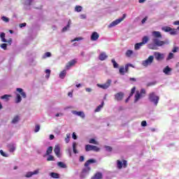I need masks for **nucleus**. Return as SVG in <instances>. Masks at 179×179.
Returning a JSON list of instances; mask_svg holds the SVG:
<instances>
[{"label":"nucleus","instance_id":"obj_1","mask_svg":"<svg viewBox=\"0 0 179 179\" xmlns=\"http://www.w3.org/2000/svg\"><path fill=\"white\" fill-rule=\"evenodd\" d=\"M152 43L148 45L150 50H157V47H163L165 44H169V42L160 41L159 38H162V33L158 31H154L152 32Z\"/></svg>","mask_w":179,"mask_h":179},{"label":"nucleus","instance_id":"obj_2","mask_svg":"<svg viewBox=\"0 0 179 179\" xmlns=\"http://www.w3.org/2000/svg\"><path fill=\"white\" fill-rule=\"evenodd\" d=\"M93 163H96V160L94 159H90L85 163V168H84L83 169L81 173L80 174V179H85V178H86V177H87V176H89V173H90V171L92 170V168H90V166H89V165L93 164Z\"/></svg>","mask_w":179,"mask_h":179},{"label":"nucleus","instance_id":"obj_3","mask_svg":"<svg viewBox=\"0 0 179 179\" xmlns=\"http://www.w3.org/2000/svg\"><path fill=\"white\" fill-rule=\"evenodd\" d=\"M148 100L155 107H157L160 97L156 94V92H152L148 95Z\"/></svg>","mask_w":179,"mask_h":179},{"label":"nucleus","instance_id":"obj_4","mask_svg":"<svg viewBox=\"0 0 179 179\" xmlns=\"http://www.w3.org/2000/svg\"><path fill=\"white\" fill-rule=\"evenodd\" d=\"M125 17H127V14H123L122 17L117 19V20H114L113 22H112L108 25V28L111 29L112 27H115V26H117V24H120V23H121V22H123V20H124V19H125Z\"/></svg>","mask_w":179,"mask_h":179},{"label":"nucleus","instance_id":"obj_5","mask_svg":"<svg viewBox=\"0 0 179 179\" xmlns=\"http://www.w3.org/2000/svg\"><path fill=\"white\" fill-rule=\"evenodd\" d=\"M155 59V57L153 55H150L148 58L142 62L143 66H149V65H152L153 61Z\"/></svg>","mask_w":179,"mask_h":179},{"label":"nucleus","instance_id":"obj_6","mask_svg":"<svg viewBox=\"0 0 179 179\" xmlns=\"http://www.w3.org/2000/svg\"><path fill=\"white\" fill-rule=\"evenodd\" d=\"M164 53H160L159 52H154V57L155 58L156 61H163V59H164Z\"/></svg>","mask_w":179,"mask_h":179},{"label":"nucleus","instance_id":"obj_7","mask_svg":"<svg viewBox=\"0 0 179 179\" xmlns=\"http://www.w3.org/2000/svg\"><path fill=\"white\" fill-rule=\"evenodd\" d=\"M124 96H125V94H124V92H117L114 95L115 100L116 101H121L124 99Z\"/></svg>","mask_w":179,"mask_h":179},{"label":"nucleus","instance_id":"obj_8","mask_svg":"<svg viewBox=\"0 0 179 179\" xmlns=\"http://www.w3.org/2000/svg\"><path fill=\"white\" fill-rule=\"evenodd\" d=\"M111 82L112 80L108 79L105 84H103V85L97 84V86L98 87H100L101 89H103L104 90H106L110 87L111 85Z\"/></svg>","mask_w":179,"mask_h":179},{"label":"nucleus","instance_id":"obj_9","mask_svg":"<svg viewBox=\"0 0 179 179\" xmlns=\"http://www.w3.org/2000/svg\"><path fill=\"white\" fill-rule=\"evenodd\" d=\"M40 173V169H36L34 171H29L26 173L25 177L27 178H30L31 177H33V176H36Z\"/></svg>","mask_w":179,"mask_h":179},{"label":"nucleus","instance_id":"obj_10","mask_svg":"<svg viewBox=\"0 0 179 179\" xmlns=\"http://www.w3.org/2000/svg\"><path fill=\"white\" fill-rule=\"evenodd\" d=\"M71 113L73 114V115H77L81 118H85L86 117L83 111L72 110Z\"/></svg>","mask_w":179,"mask_h":179},{"label":"nucleus","instance_id":"obj_11","mask_svg":"<svg viewBox=\"0 0 179 179\" xmlns=\"http://www.w3.org/2000/svg\"><path fill=\"white\" fill-rule=\"evenodd\" d=\"M8 148L10 153H13V152L16 150V143H10V144L8 145Z\"/></svg>","mask_w":179,"mask_h":179},{"label":"nucleus","instance_id":"obj_12","mask_svg":"<svg viewBox=\"0 0 179 179\" xmlns=\"http://www.w3.org/2000/svg\"><path fill=\"white\" fill-rule=\"evenodd\" d=\"M171 71H173V69L171 68H170V66H166L165 68H164L163 69V72L164 73L165 75H166L167 76H170V75H171Z\"/></svg>","mask_w":179,"mask_h":179},{"label":"nucleus","instance_id":"obj_13","mask_svg":"<svg viewBox=\"0 0 179 179\" xmlns=\"http://www.w3.org/2000/svg\"><path fill=\"white\" fill-rule=\"evenodd\" d=\"M54 152L57 157H61V148H59V145H55Z\"/></svg>","mask_w":179,"mask_h":179},{"label":"nucleus","instance_id":"obj_14","mask_svg":"<svg viewBox=\"0 0 179 179\" xmlns=\"http://www.w3.org/2000/svg\"><path fill=\"white\" fill-rule=\"evenodd\" d=\"M99 37H100L99 34L96 31H94L91 35V41H97V40H99Z\"/></svg>","mask_w":179,"mask_h":179},{"label":"nucleus","instance_id":"obj_15","mask_svg":"<svg viewBox=\"0 0 179 179\" xmlns=\"http://www.w3.org/2000/svg\"><path fill=\"white\" fill-rule=\"evenodd\" d=\"M108 58V56L106 54L105 52H101L99 56V59L100 61H106Z\"/></svg>","mask_w":179,"mask_h":179},{"label":"nucleus","instance_id":"obj_16","mask_svg":"<svg viewBox=\"0 0 179 179\" xmlns=\"http://www.w3.org/2000/svg\"><path fill=\"white\" fill-rule=\"evenodd\" d=\"M71 24H72V20H69L67 25L63 27L62 31L63 33H65V31H68V30H69V28L71 27Z\"/></svg>","mask_w":179,"mask_h":179},{"label":"nucleus","instance_id":"obj_17","mask_svg":"<svg viewBox=\"0 0 179 179\" xmlns=\"http://www.w3.org/2000/svg\"><path fill=\"white\" fill-rule=\"evenodd\" d=\"M75 64H76V61H75V59H73L71 61H70L66 65V69L69 70L71 69V66H73V65H75Z\"/></svg>","mask_w":179,"mask_h":179},{"label":"nucleus","instance_id":"obj_18","mask_svg":"<svg viewBox=\"0 0 179 179\" xmlns=\"http://www.w3.org/2000/svg\"><path fill=\"white\" fill-rule=\"evenodd\" d=\"M142 97V94H140L139 91H136L135 96H134V103H138L140 99Z\"/></svg>","mask_w":179,"mask_h":179},{"label":"nucleus","instance_id":"obj_19","mask_svg":"<svg viewBox=\"0 0 179 179\" xmlns=\"http://www.w3.org/2000/svg\"><path fill=\"white\" fill-rule=\"evenodd\" d=\"M16 92H18V93H20V94H21V96H22L23 99H26V97H27V95L26 94V92H24L23 91V89L17 88Z\"/></svg>","mask_w":179,"mask_h":179},{"label":"nucleus","instance_id":"obj_20","mask_svg":"<svg viewBox=\"0 0 179 179\" xmlns=\"http://www.w3.org/2000/svg\"><path fill=\"white\" fill-rule=\"evenodd\" d=\"M91 179H103V173L97 172Z\"/></svg>","mask_w":179,"mask_h":179},{"label":"nucleus","instance_id":"obj_21","mask_svg":"<svg viewBox=\"0 0 179 179\" xmlns=\"http://www.w3.org/2000/svg\"><path fill=\"white\" fill-rule=\"evenodd\" d=\"M104 107V101H102L100 105H99L95 109V113H99V111H101V108Z\"/></svg>","mask_w":179,"mask_h":179},{"label":"nucleus","instance_id":"obj_22","mask_svg":"<svg viewBox=\"0 0 179 179\" xmlns=\"http://www.w3.org/2000/svg\"><path fill=\"white\" fill-rule=\"evenodd\" d=\"M20 120V117H19V115H16L13 117L11 124H17L19 122Z\"/></svg>","mask_w":179,"mask_h":179},{"label":"nucleus","instance_id":"obj_23","mask_svg":"<svg viewBox=\"0 0 179 179\" xmlns=\"http://www.w3.org/2000/svg\"><path fill=\"white\" fill-rule=\"evenodd\" d=\"M9 97H12V95L4 94L1 96V100H5V101H9Z\"/></svg>","mask_w":179,"mask_h":179},{"label":"nucleus","instance_id":"obj_24","mask_svg":"<svg viewBox=\"0 0 179 179\" xmlns=\"http://www.w3.org/2000/svg\"><path fill=\"white\" fill-rule=\"evenodd\" d=\"M0 38L1 39L2 43H7L8 42L6 38H5V33L4 32H1L0 34Z\"/></svg>","mask_w":179,"mask_h":179},{"label":"nucleus","instance_id":"obj_25","mask_svg":"<svg viewBox=\"0 0 179 179\" xmlns=\"http://www.w3.org/2000/svg\"><path fill=\"white\" fill-rule=\"evenodd\" d=\"M65 76H66V70H63L59 73V78H60V79H65Z\"/></svg>","mask_w":179,"mask_h":179},{"label":"nucleus","instance_id":"obj_26","mask_svg":"<svg viewBox=\"0 0 179 179\" xmlns=\"http://www.w3.org/2000/svg\"><path fill=\"white\" fill-rule=\"evenodd\" d=\"M22 101V96L19 94H16L15 103L18 104Z\"/></svg>","mask_w":179,"mask_h":179},{"label":"nucleus","instance_id":"obj_27","mask_svg":"<svg viewBox=\"0 0 179 179\" xmlns=\"http://www.w3.org/2000/svg\"><path fill=\"white\" fill-rule=\"evenodd\" d=\"M93 149V145L90 144H87L85 145V152H90Z\"/></svg>","mask_w":179,"mask_h":179},{"label":"nucleus","instance_id":"obj_28","mask_svg":"<svg viewBox=\"0 0 179 179\" xmlns=\"http://www.w3.org/2000/svg\"><path fill=\"white\" fill-rule=\"evenodd\" d=\"M50 176L52 178H59V175L57 173L51 172Z\"/></svg>","mask_w":179,"mask_h":179},{"label":"nucleus","instance_id":"obj_29","mask_svg":"<svg viewBox=\"0 0 179 179\" xmlns=\"http://www.w3.org/2000/svg\"><path fill=\"white\" fill-rule=\"evenodd\" d=\"M143 45L142 44V43H137L135 44L134 45V50H141V47H142Z\"/></svg>","mask_w":179,"mask_h":179},{"label":"nucleus","instance_id":"obj_30","mask_svg":"<svg viewBox=\"0 0 179 179\" xmlns=\"http://www.w3.org/2000/svg\"><path fill=\"white\" fill-rule=\"evenodd\" d=\"M148 41H149V37L148 36H143L142 38V45H145V44H146L148 43Z\"/></svg>","mask_w":179,"mask_h":179},{"label":"nucleus","instance_id":"obj_31","mask_svg":"<svg viewBox=\"0 0 179 179\" xmlns=\"http://www.w3.org/2000/svg\"><path fill=\"white\" fill-rule=\"evenodd\" d=\"M162 31H165L166 33H169L171 30V27H162Z\"/></svg>","mask_w":179,"mask_h":179},{"label":"nucleus","instance_id":"obj_32","mask_svg":"<svg viewBox=\"0 0 179 179\" xmlns=\"http://www.w3.org/2000/svg\"><path fill=\"white\" fill-rule=\"evenodd\" d=\"M57 166L61 169H66V164L62 162H57Z\"/></svg>","mask_w":179,"mask_h":179},{"label":"nucleus","instance_id":"obj_33","mask_svg":"<svg viewBox=\"0 0 179 179\" xmlns=\"http://www.w3.org/2000/svg\"><path fill=\"white\" fill-rule=\"evenodd\" d=\"M76 146H78V144L76 142L73 143V152L75 155H77L78 153V150H76Z\"/></svg>","mask_w":179,"mask_h":179},{"label":"nucleus","instance_id":"obj_34","mask_svg":"<svg viewBox=\"0 0 179 179\" xmlns=\"http://www.w3.org/2000/svg\"><path fill=\"white\" fill-rule=\"evenodd\" d=\"M111 62L113 65V68H115V69H117V68H118L119 66V64L118 63H117V62H115V59H111Z\"/></svg>","mask_w":179,"mask_h":179},{"label":"nucleus","instance_id":"obj_35","mask_svg":"<svg viewBox=\"0 0 179 179\" xmlns=\"http://www.w3.org/2000/svg\"><path fill=\"white\" fill-rule=\"evenodd\" d=\"M75 12H82L83 10V7L80 6H76L74 9Z\"/></svg>","mask_w":179,"mask_h":179},{"label":"nucleus","instance_id":"obj_36","mask_svg":"<svg viewBox=\"0 0 179 179\" xmlns=\"http://www.w3.org/2000/svg\"><path fill=\"white\" fill-rule=\"evenodd\" d=\"M173 58H174V54L173 52H169L166 57V61H170V59H173Z\"/></svg>","mask_w":179,"mask_h":179},{"label":"nucleus","instance_id":"obj_37","mask_svg":"<svg viewBox=\"0 0 179 179\" xmlns=\"http://www.w3.org/2000/svg\"><path fill=\"white\" fill-rule=\"evenodd\" d=\"M119 72L122 76L125 75V67L124 66L120 67L119 69Z\"/></svg>","mask_w":179,"mask_h":179},{"label":"nucleus","instance_id":"obj_38","mask_svg":"<svg viewBox=\"0 0 179 179\" xmlns=\"http://www.w3.org/2000/svg\"><path fill=\"white\" fill-rule=\"evenodd\" d=\"M45 73H46V76H45V78L46 79H49L50 78V75H51V70L50 69H46L45 71Z\"/></svg>","mask_w":179,"mask_h":179},{"label":"nucleus","instance_id":"obj_39","mask_svg":"<svg viewBox=\"0 0 179 179\" xmlns=\"http://www.w3.org/2000/svg\"><path fill=\"white\" fill-rule=\"evenodd\" d=\"M52 153V147L50 146L48 148L47 151H46V155H50Z\"/></svg>","mask_w":179,"mask_h":179},{"label":"nucleus","instance_id":"obj_40","mask_svg":"<svg viewBox=\"0 0 179 179\" xmlns=\"http://www.w3.org/2000/svg\"><path fill=\"white\" fill-rule=\"evenodd\" d=\"M132 54H134V51H132L131 50H128L126 52V57H128V58H129L131 57V55H132Z\"/></svg>","mask_w":179,"mask_h":179},{"label":"nucleus","instance_id":"obj_41","mask_svg":"<svg viewBox=\"0 0 179 179\" xmlns=\"http://www.w3.org/2000/svg\"><path fill=\"white\" fill-rule=\"evenodd\" d=\"M169 33L171 36H176L177 35V29H174L171 28V30L169 31Z\"/></svg>","mask_w":179,"mask_h":179},{"label":"nucleus","instance_id":"obj_42","mask_svg":"<svg viewBox=\"0 0 179 179\" xmlns=\"http://www.w3.org/2000/svg\"><path fill=\"white\" fill-rule=\"evenodd\" d=\"M0 155L3 156V157H9V154H6L3 150H0Z\"/></svg>","mask_w":179,"mask_h":179},{"label":"nucleus","instance_id":"obj_43","mask_svg":"<svg viewBox=\"0 0 179 179\" xmlns=\"http://www.w3.org/2000/svg\"><path fill=\"white\" fill-rule=\"evenodd\" d=\"M117 169H122V162H121L120 160H117Z\"/></svg>","mask_w":179,"mask_h":179},{"label":"nucleus","instance_id":"obj_44","mask_svg":"<svg viewBox=\"0 0 179 179\" xmlns=\"http://www.w3.org/2000/svg\"><path fill=\"white\" fill-rule=\"evenodd\" d=\"M54 160H55V159L54 158V156L49 155L47 158V161L48 162H54Z\"/></svg>","mask_w":179,"mask_h":179},{"label":"nucleus","instance_id":"obj_45","mask_svg":"<svg viewBox=\"0 0 179 179\" xmlns=\"http://www.w3.org/2000/svg\"><path fill=\"white\" fill-rule=\"evenodd\" d=\"M104 148L106 152H113V148H111L110 146L105 145Z\"/></svg>","mask_w":179,"mask_h":179},{"label":"nucleus","instance_id":"obj_46","mask_svg":"<svg viewBox=\"0 0 179 179\" xmlns=\"http://www.w3.org/2000/svg\"><path fill=\"white\" fill-rule=\"evenodd\" d=\"M1 20H3V22H5V23H9V18L6 16H2Z\"/></svg>","mask_w":179,"mask_h":179},{"label":"nucleus","instance_id":"obj_47","mask_svg":"<svg viewBox=\"0 0 179 179\" xmlns=\"http://www.w3.org/2000/svg\"><path fill=\"white\" fill-rule=\"evenodd\" d=\"M1 48H2V50H6L8 48V44L6 43H2L0 45Z\"/></svg>","mask_w":179,"mask_h":179},{"label":"nucleus","instance_id":"obj_48","mask_svg":"<svg viewBox=\"0 0 179 179\" xmlns=\"http://www.w3.org/2000/svg\"><path fill=\"white\" fill-rule=\"evenodd\" d=\"M70 139H71V134H66V138L65 140H64L65 142H66V143H69Z\"/></svg>","mask_w":179,"mask_h":179},{"label":"nucleus","instance_id":"obj_49","mask_svg":"<svg viewBox=\"0 0 179 179\" xmlns=\"http://www.w3.org/2000/svg\"><path fill=\"white\" fill-rule=\"evenodd\" d=\"M51 57V52H47L45 53V55L43 56V58H50Z\"/></svg>","mask_w":179,"mask_h":179},{"label":"nucleus","instance_id":"obj_50","mask_svg":"<svg viewBox=\"0 0 179 179\" xmlns=\"http://www.w3.org/2000/svg\"><path fill=\"white\" fill-rule=\"evenodd\" d=\"M89 143H92L93 145H97V141L94 138H91L89 141Z\"/></svg>","mask_w":179,"mask_h":179},{"label":"nucleus","instance_id":"obj_51","mask_svg":"<svg viewBox=\"0 0 179 179\" xmlns=\"http://www.w3.org/2000/svg\"><path fill=\"white\" fill-rule=\"evenodd\" d=\"M92 150L94 152H99L100 151V148L96 145H92Z\"/></svg>","mask_w":179,"mask_h":179},{"label":"nucleus","instance_id":"obj_52","mask_svg":"<svg viewBox=\"0 0 179 179\" xmlns=\"http://www.w3.org/2000/svg\"><path fill=\"white\" fill-rule=\"evenodd\" d=\"M80 40H83L82 37H77L73 40H71V43H74V41H80Z\"/></svg>","mask_w":179,"mask_h":179},{"label":"nucleus","instance_id":"obj_53","mask_svg":"<svg viewBox=\"0 0 179 179\" xmlns=\"http://www.w3.org/2000/svg\"><path fill=\"white\" fill-rule=\"evenodd\" d=\"M129 66H133L131 64H127L125 65V67H124L125 72H128V69H129Z\"/></svg>","mask_w":179,"mask_h":179},{"label":"nucleus","instance_id":"obj_54","mask_svg":"<svg viewBox=\"0 0 179 179\" xmlns=\"http://www.w3.org/2000/svg\"><path fill=\"white\" fill-rule=\"evenodd\" d=\"M157 82L156 81H152V82H150L147 84V86H155V85H156Z\"/></svg>","mask_w":179,"mask_h":179},{"label":"nucleus","instance_id":"obj_55","mask_svg":"<svg viewBox=\"0 0 179 179\" xmlns=\"http://www.w3.org/2000/svg\"><path fill=\"white\" fill-rule=\"evenodd\" d=\"M38 131H40V124H37L35 126L34 132L37 133L38 132Z\"/></svg>","mask_w":179,"mask_h":179},{"label":"nucleus","instance_id":"obj_56","mask_svg":"<svg viewBox=\"0 0 179 179\" xmlns=\"http://www.w3.org/2000/svg\"><path fill=\"white\" fill-rule=\"evenodd\" d=\"M32 2H33V0H27L25 1V5H27L28 6H30V5H31Z\"/></svg>","mask_w":179,"mask_h":179},{"label":"nucleus","instance_id":"obj_57","mask_svg":"<svg viewBox=\"0 0 179 179\" xmlns=\"http://www.w3.org/2000/svg\"><path fill=\"white\" fill-rule=\"evenodd\" d=\"M26 26H27V24L26 22L21 23L19 24V27H20V29H22V27H26Z\"/></svg>","mask_w":179,"mask_h":179},{"label":"nucleus","instance_id":"obj_58","mask_svg":"<svg viewBox=\"0 0 179 179\" xmlns=\"http://www.w3.org/2000/svg\"><path fill=\"white\" fill-rule=\"evenodd\" d=\"M178 50H179L178 47L175 46L172 50V52H178Z\"/></svg>","mask_w":179,"mask_h":179},{"label":"nucleus","instance_id":"obj_59","mask_svg":"<svg viewBox=\"0 0 179 179\" xmlns=\"http://www.w3.org/2000/svg\"><path fill=\"white\" fill-rule=\"evenodd\" d=\"M72 138L73 139H74L75 141H76V139H78V136L76 135V133L73 132L72 134Z\"/></svg>","mask_w":179,"mask_h":179},{"label":"nucleus","instance_id":"obj_60","mask_svg":"<svg viewBox=\"0 0 179 179\" xmlns=\"http://www.w3.org/2000/svg\"><path fill=\"white\" fill-rule=\"evenodd\" d=\"M146 20H148V17H144V18L141 20L142 24H145V23L146 22Z\"/></svg>","mask_w":179,"mask_h":179},{"label":"nucleus","instance_id":"obj_61","mask_svg":"<svg viewBox=\"0 0 179 179\" xmlns=\"http://www.w3.org/2000/svg\"><path fill=\"white\" fill-rule=\"evenodd\" d=\"M86 17H87L86 14H81L80 15V19H86Z\"/></svg>","mask_w":179,"mask_h":179},{"label":"nucleus","instance_id":"obj_62","mask_svg":"<svg viewBox=\"0 0 179 179\" xmlns=\"http://www.w3.org/2000/svg\"><path fill=\"white\" fill-rule=\"evenodd\" d=\"M146 125H148V122H146V120H143V121L141 122V126H143V127H146Z\"/></svg>","mask_w":179,"mask_h":179},{"label":"nucleus","instance_id":"obj_63","mask_svg":"<svg viewBox=\"0 0 179 179\" xmlns=\"http://www.w3.org/2000/svg\"><path fill=\"white\" fill-rule=\"evenodd\" d=\"M79 162H85V157L84 156H80Z\"/></svg>","mask_w":179,"mask_h":179},{"label":"nucleus","instance_id":"obj_64","mask_svg":"<svg viewBox=\"0 0 179 179\" xmlns=\"http://www.w3.org/2000/svg\"><path fill=\"white\" fill-rule=\"evenodd\" d=\"M55 117H64V113H59L55 115Z\"/></svg>","mask_w":179,"mask_h":179}]
</instances>
